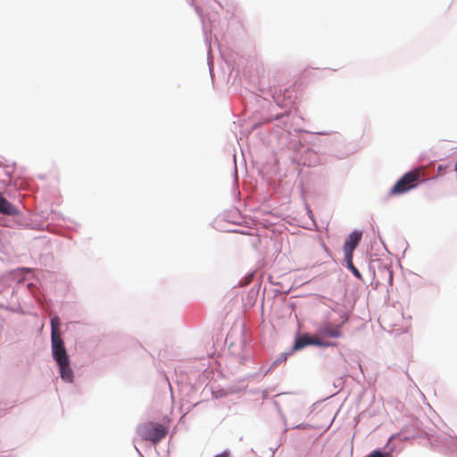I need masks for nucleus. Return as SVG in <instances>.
Returning a JSON list of instances; mask_svg holds the SVG:
<instances>
[{
  "label": "nucleus",
  "mask_w": 457,
  "mask_h": 457,
  "mask_svg": "<svg viewBox=\"0 0 457 457\" xmlns=\"http://www.w3.org/2000/svg\"><path fill=\"white\" fill-rule=\"evenodd\" d=\"M421 175L422 168L414 169L405 173L390 189L389 195H399L415 188L420 182L423 181Z\"/></svg>",
  "instance_id": "nucleus-1"
},
{
  "label": "nucleus",
  "mask_w": 457,
  "mask_h": 457,
  "mask_svg": "<svg viewBox=\"0 0 457 457\" xmlns=\"http://www.w3.org/2000/svg\"><path fill=\"white\" fill-rule=\"evenodd\" d=\"M137 433L143 440L155 445L166 436L168 428L161 423L148 421L138 426Z\"/></svg>",
  "instance_id": "nucleus-2"
},
{
  "label": "nucleus",
  "mask_w": 457,
  "mask_h": 457,
  "mask_svg": "<svg viewBox=\"0 0 457 457\" xmlns=\"http://www.w3.org/2000/svg\"><path fill=\"white\" fill-rule=\"evenodd\" d=\"M51 344L53 358L57 364H62L64 361H70L62 337L54 336V338H51Z\"/></svg>",
  "instance_id": "nucleus-3"
},
{
  "label": "nucleus",
  "mask_w": 457,
  "mask_h": 457,
  "mask_svg": "<svg viewBox=\"0 0 457 457\" xmlns=\"http://www.w3.org/2000/svg\"><path fill=\"white\" fill-rule=\"evenodd\" d=\"M310 345H319V346H323V347H329V346L336 345V344L324 341L318 337H311L307 335H304V336L298 337L295 340V345H294V349L300 350V349H303L305 346Z\"/></svg>",
  "instance_id": "nucleus-4"
},
{
  "label": "nucleus",
  "mask_w": 457,
  "mask_h": 457,
  "mask_svg": "<svg viewBox=\"0 0 457 457\" xmlns=\"http://www.w3.org/2000/svg\"><path fill=\"white\" fill-rule=\"evenodd\" d=\"M362 237V232L359 230L353 231L349 236L346 241L344 244V253L345 257H351L353 255V251L361 242Z\"/></svg>",
  "instance_id": "nucleus-5"
},
{
  "label": "nucleus",
  "mask_w": 457,
  "mask_h": 457,
  "mask_svg": "<svg viewBox=\"0 0 457 457\" xmlns=\"http://www.w3.org/2000/svg\"><path fill=\"white\" fill-rule=\"evenodd\" d=\"M341 328L342 325H332L325 322L319 327L318 332L322 337L338 338L343 336Z\"/></svg>",
  "instance_id": "nucleus-6"
},
{
  "label": "nucleus",
  "mask_w": 457,
  "mask_h": 457,
  "mask_svg": "<svg viewBox=\"0 0 457 457\" xmlns=\"http://www.w3.org/2000/svg\"><path fill=\"white\" fill-rule=\"evenodd\" d=\"M0 213L4 215L14 216L19 213L16 206L5 199L0 192Z\"/></svg>",
  "instance_id": "nucleus-7"
},
{
  "label": "nucleus",
  "mask_w": 457,
  "mask_h": 457,
  "mask_svg": "<svg viewBox=\"0 0 457 457\" xmlns=\"http://www.w3.org/2000/svg\"><path fill=\"white\" fill-rule=\"evenodd\" d=\"M58 366L62 379L65 382H72L73 371L70 367V361H64L62 364H58Z\"/></svg>",
  "instance_id": "nucleus-8"
},
{
  "label": "nucleus",
  "mask_w": 457,
  "mask_h": 457,
  "mask_svg": "<svg viewBox=\"0 0 457 457\" xmlns=\"http://www.w3.org/2000/svg\"><path fill=\"white\" fill-rule=\"evenodd\" d=\"M54 336L62 337L60 331V321L57 317H54L51 320V338H54Z\"/></svg>",
  "instance_id": "nucleus-9"
},
{
  "label": "nucleus",
  "mask_w": 457,
  "mask_h": 457,
  "mask_svg": "<svg viewBox=\"0 0 457 457\" xmlns=\"http://www.w3.org/2000/svg\"><path fill=\"white\" fill-rule=\"evenodd\" d=\"M353 255H351L350 259H349V257H345V260L347 263V268L351 270V271L353 273V275L356 278H361V275L360 271L353 263Z\"/></svg>",
  "instance_id": "nucleus-10"
},
{
  "label": "nucleus",
  "mask_w": 457,
  "mask_h": 457,
  "mask_svg": "<svg viewBox=\"0 0 457 457\" xmlns=\"http://www.w3.org/2000/svg\"><path fill=\"white\" fill-rule=\"evenodd\" d=\"M214 457H231V454L228 451H224L220 454H216Z\"/></svg>",
  "instance_id": "nucleus-11"
},
{
  "label": "nucleus",
  "mask_w": 457,
  "mask_h": 457,
  "mask_svg": "<svg viewBox=\"0 0 457 457\" xmlns=\"http://www.w3.org/2000/svg\"><path fill=\"white\" fill-rule=\"evenodd\" d=\"M454 170H455V171H457V162H456V163L454 165Z\"/></svg>",
  "instance_id": "nucleus-12"
}]
</instances>
